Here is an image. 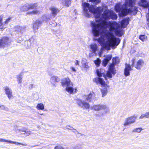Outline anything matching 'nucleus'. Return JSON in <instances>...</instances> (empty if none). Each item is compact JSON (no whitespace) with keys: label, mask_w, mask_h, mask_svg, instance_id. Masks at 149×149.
Wrapping results in <instances>:
<instances>
[{"label":"nucleus","mask_w":149,"mask_h":149,"mask_svg":"<svg viewBox=\"0 0 149 149\" xmlns=\"http://www.w3.org/2000/svg\"><path fill=\"white\" fill-rule=\"evenodd\" d=\"M111 73H112L109 70L107 73V76L109 78L112 77V74Z\"/></svg>","instance_id":"nucleus-41"},{"label":"nucleus","mask_w":149,"mask_h":149,"mask_svg":"<svg viewBox=\"0 0 149 149\" xmlns=\"http://www.w3.org/2000/svg\"><path fill=\"white\" fill-rule=\"evenodd\" d=\"M33 85L32 84H31L30 85L29 88L30 89H31L33 88Z\"/></svg>","instance_id":"nucleus-49"},{"label":"nucleus","mask_w":149,"mask_h":149,"mask_svg":"<svg viewBox=\"0 0 149 149\" xmlns=\"http://www.w3.org/2000/svg\"><path fill=\"white\" fill-rule=\"evenodd\" d=\"M113 63L115 64H117L119 63V59L118 57H115L113 58L112 59Z\"/></svg>","instance_id":"nucleus-34"},{"label":"nucleus","mask_w":149,"mask_h":149,"mask_svg":"<svg viewBox=\"0 0 149 149\" xmlns=\"http://www.w3.org/2000/svg\"><path fill=\"white\" fill-rule=\"evenodd\" d=\"M52 16L51 15H45L39 19L40 20L42 21V23L45 22H47L51 18Z\"/></svg>","instance_id":"nucleus-16"},{"label":"nucleus","mask_w":149,"mask_h":149,"mask_svg":"<svg viewBox=\"0 0 149 149\" xmlns=\"http://www.w3.org/2000/svg\"><path fill=\"white\" fill-rule=\"evenodd\" d=\"M108 61L104 59L102 62V65L104 66H106L108 63Z\"/></svg>","instance_id":"nucleus-38"},{"label":"nucleus","mask_w":149,"mask_h":149,"mask_svg":"<svg viewBox=\"0 0 149 149\" xmlns=\"http://www.w3.org/2000/svg\"><path fill=\"white\" fill-rule=\"evenodd\" d=\"M36 108L38 110H43L44 109V106L43 104L40 103L38 104Z\"/></svg>","instance_id":"nucleus-26"},{"label":"nucleus","mask_w":149,"mask_h":149,"mask_svg":"<svg viewBox=\"0 0 149 149\" xmlns=\"http://www.w3.org/2000/svg\"><path fill=\"white\" fill-rule=\"evenodd\" d=\"M75 64L76 65H79V61L77 60H76L75 63Z\"/></svg>","instance_id":"nucleus-47"},{"label":"nucleus","mask_w":149,"mask_h":149,"mask_svg":"<svg viewBox=\"0 0 149 149\" xmlns=\"http://www.w3.org/2000/svg\"><path fill=\"white\" fill-rule=\"evenodd\" d=\"M136 118L135 115H133L126 118L123 124L125 129L127 128L128 126L135 123Z\"/></svg>","instance_id":"nucleus-4"},{"label":"nucleus","mask_w":149,"mask_h":149,"mask_svg":"<svg viewBox=\"0 0 149 149\" xmlns=\"http://www.w3.org/2000/svg\"><path fill=\"white\" fill-rule=\"evenodd\" d=\"M33 40V39H31L30 41H31L32 40Z\"/></svg>","instance_id":"nucleus-52"},{"label":"nucleus","mask_w":149,"mask_h":149,"mask_svg":"<svg viewBox=\"0 0 149 149\" xmlns=\"http://www.w3.org/2000/svg\"><path fill=\"white\" fill-rule=\"evenodd\" d=\"M73 130V132L75 134H77L78 133V132L77 131V130L75 129H74V130Z\"/></svg>","instance_id":"nucleus-48"},{"label":"nucleus","mask_w":149,"mask_h":149,"mask_svg":"<svg viewBox=\"0 0 149 149\" xmlns=\"http://www.w3.org/2000/svg\"><path fill=\"white\" fill-rule=\"evenodd\" d=\"M101 91L102 94V97H105L107 93V90L106 88H104L101 89Z\"/></svg>","instance_id":"nucleus-29"},{"label":"nucleus","mask_w":149,"mask_h":149,"mask_svg":"<svg viewBox=\"0 0 149 149\" xmlns=\"http://www.w3.org/2000/svg\"><path fill=\"white\" fill-rule=\"evenodd\" d=\"M129 18H126L123 19L121 22V25L124 28L125 27L129 24Z\"/></svg>","instance_id":"nucleus-18"},{"label":"nucleus","mask_w":149,"mask_h":149,"mask_svg":"<svg viewBox=\"0 0 149 149\" xmlns=\"http://www.w3.org/2000/svg\"><path fill=\"white\" fill-rule=\"evenodd\" d=\"M111 58L112 56L111 55H109L107 56L106 57V58L105 59L109 62L110 60H111Z\"/></svg>","instance_id":"nucleus-39"},{"label":"nucleus","mask_w":149,"mask_h":149,"mask_svg":"<svg viewBox=\"0 0 149 149\" xmlns=\"http://www.w3.org/2000/svg\"><path fill=\"white\" fill-rule=\"evenodd\" d=\"M101 62V61L99 58H97V59L95 61L94 63L97 66L100 65Z\"/></svg>","instance_id":"nucleus-37"},{"label":"nucleus","mask_w":149,"mask_h":149,"mask_svg":"<svg viewBox=\"0 0 149 149\" xmlns=\"http://www.w3.org/2000/svg\"><path fill=\"white\" fill-rule=\"evenodd\" d=\"M49 9L51 11L52 16L54 17L58 13L59 11V10L58 9L54 7H50Z\"/></svg>","instance_id":"nucleus-17"},{"label":"nucleus","mask_w":149,"mask_h":149,"mask_svg":"<svg viewBox=\"0 0 149 149\" xmlns=\"http://www.w3.org/2000/svg\"><path fill=\"white\" fill-rule=\"evenodd\" d=\"M135 0H125V3L122 7L120 3L116 4L115 9L117 12H121L122 15L125 16L129 13L135 15L137 12V8L136 6H132Z\"/></svg>","instance_id":"nucleus-2"},{"label":"nucleus","mask_w":149,"mask_h":149,"mask_svg":"<svg viewBox=\"0 0 149 149\" xmlns=\"http://www.w3.org/2000/svg\"><path fill=\"white\" fill-rule=\"evenodd\" d=\"M90 1L92 2H95L97 3H99L101 1V0H89Z\"/></svg>","instance_id":"nucleus-43"},{"label":"nucleus","mask_w":149,"mask_h":149,"mask_svg":"<svg viewBox=\"0 0 149 149\" xmlns=\"http://www.w3.org/2000/svg\"><path fill=\"white\" fill-rule=\"evenodd\" d=\"M70 69L73 72H76V70L75 68L72 66L70 67Z\"/></svg>","instance_id":"nucleus-45"},{"label":"nucleus","mask_w":149,"mask_h":149,"mask_svg":"<svg viewBox=\"0 0 149 149\" xmlns=\"http://www.w3.org/2000/svg\"><path fill=\"white\" fill-rule=\"evenodd\" d=\"M42 21L40 20L39 19L36 20L33 23V28L34 31L38 29L39 27L42 24Z\"/></svg>","instance_id":"nucleus-10"},{"label":"nucleus","mask_w":149,"mask_h":149,"mask_svg":"<svg viewBox=\"0 0 149 149\" xmlns=\"http://www.w3.org/2000/svg\"><path fill=\"white\" fill-rule=\"evenodd\" d=\"M94 82H95L96 84H99L103 86H104L105 85V83L104 80L100 77H97L95 78L94 80Z\"/></svg>","instance_id":"nucleus-15"},{"label":"nucleus","mask_w":149,"mask_h":149,"mask_svg":"<svg viewBox=\"0 0 149 149\" xmlns=\"http://www.w3.org/2000/svg\"><path fill=\"white\" fill-rule=\"evenodd\" d=\"M62 128L64 130L68 129L71 130H74V128L69 125H67L65 126H63Z\"/></svg>","instance_id":"nucleus-33"},{"label":"nucleus","mask_w":149,"mask_h":149,"mask_svg":"<svg viewBox=\"0 0 149 149\" xmlns=\"http://www.w3.org/2000/svg\"><path fill=\"white\" fill-rule=\"evenodd\" d=\"M9 41L8 38L5 37L3 38L0 40V48L4 47L9 45Z\"/></svg>","instance_id":"nucleus-9"},{"label":"nucleus","mask_w":149,"mask_h":149,"mask_svg":"<svg viewBox=\"0 0 149 149\" xmlns=\"http://www.w3.org/2000/svg\"><path fill=\"white\" fill-rule=\"evenodd\" d=\"M9 140H5V139H3L1 138H0V142H6L9 143Z\"/></svg>","instance_id":"nucleus-44"},{"label":"nucleus","mask_w":149,"mask_h":149,"mask_svg":"<svg viewBox=\"0 0 149 149\" xmlns=\"http://www.w3.org/2000/svg\"><path fill=\"white\" fill-rule=\"evenodd\" d=\"M17 130L19 132H24L22 134H25L26 136H29L31 134V132L30 131H26L25 128H24L22 130L17 129Z\"/></svg>","instance_id":"nucleus-19"},{"label":"nucleus","mask_w":149,"mask_h":149,"mask_svg":"<svg viewBox=\"0 0 149 149\" xmlns=\"http://www.w3.org/2000/svg\"><path fill=\"white\" fill-rule=\"evenodd\" d=\"M3 17L2 16H0V29L2 30L5 28V24L2 22Z\"/></svg>","instance_id":"nucleus-22"},{"label":"nucleus","mask_w":149,"mask_h":149,"mask_svg":"<svg viewBox=\"0 0 149 149\" xmlns=\"http://www.w3.org/2000/svg\"><path fill=\"white\" fill-rule=\"evenodd\" d=\"M134 60H135L134 59H133L132 60V66L134 67L138 70H140L142 67L144 66L145 65L143 60L141 59L139 60L136 63L134 62Z\"/></svg>","instance_id":"nucleus-6"},{"label":"nucleus","mask_w":149,"mask_h":149,"mask_svg":"<svg viewBox=\"0 0 149 149\" xmlns=\"http://www.w3.org/2000/svg\"><path fill=\"white\" fill-rule=\"evenodd\" d=\"M103 114H104V113H100V116H103Z\"/></svg>","instance_id":"nucleus-50"},{"label":"nucleus","mask_w":149,"mask_h":149,"mask_svg":"<svg viewBox=\"0 0 149 149\" xmlns=\"http://www.w3.org/2000/svg\"><path fill=\"white\" fill-rule=\"evenodd\" d=\"M38 6L37 3L29 4V10L30 9H36Z\"/></svg>","instance_id":"nucleus-28"},{"label":"nucleus","mask_w":149,"mask_h":149,"mask_svg":"<svg viewBox=\"0 0 149 149\" xmlns=\"http://www.w3.org/2000/svg\"><path fill=\"white\" fill-rule=\"evenodd\" d=\"M143 129L141 128H136L133 130L132 132H136L138 133H140L141 131Z\"/></svg>","instance_id":"nucleus-36"},{"label":"nucleus","mask_w":149,"mask_h":149,"mask_svg":"<svg viewBox=\"0 0 149 149\" xmlns=\"http://www.w3.org/2000/svg\"><path fill=\"white\" fill-rule=\"evenodd\" d=\"M144 118H149V112H146L143 113L140 116L139 119H142Z\"/></svg>","instance_id":"nucleus-23"},{"label":"nucleus","mask_w":149,"mask_h":149,"mask_svg":"<svg viewBox=\"0 0 149 149\" xmlns=\"http://www.w3.org/2000/svg\"><path fill=\"white\" fill-rule=\"evenodd\" d=\"M9 143H11V144H15L16 145H18L20 144V145H22L23 146H27V144L26 143L23 144L21 143H19V142H17L14 141H12L9 140Z\"/></svg>","instance_id":"nucleus-32"},{"label":"nucleus","mask_w":149,"mask_h":149,"mask_svg":"<svg viewBox=\"0 0 149 149\" xmlns=\"http://www.w3.org/2000/svg\"><path fill=\"white\" fill-rule=\"evenodd\" d=\"M62 86L65 87L66 90L70 94H73L76 93L77 90L76 88H73V84L68 78L64 79L61 81Z\"/></svg>","instance_id":"nucleus-3"},{"label":"nucleus","mask_w":149,"mask_h":149,"mask_svg":"<svg viewBox=\"0 0 149 149\" xmlns=\"http://www.w3.org/2000/svg\"><path fill=\"white\" fill-rule=\"evenodd\" d=\"M29 10V4H26L24 5L20 8L21 10L22 11H27Z\"/></svg>","instance_id":"nucleus-25"},{"label":"nucleus","mask_w":149,"mask_h":149,"mask_svg":"<svg viewBox=\"0 0 149 149\" xmlns=\"http://www.w3.org/2000/svg\"><path fill=\"white\" fill-rule=\"evenodd\" d=\"M60 79L57 76H53L51 77L50 80V82L53 87H55L56 86L57 83L59 82Z\"/></svg>","instance_id":"nucleus-8"},{"label":"nucleus","mask_w":149,"mask_h":149,"mask_svg":"<svg viewBox=\"0 0 149 149\" xmlns=\"http://www.w3.org/2000/svg\"><path fill=\"white\" fill-rule=\"evenodd\" d=\"M63 4L67 7H69L71 3V0H62Z\"/></svg>","instance_id":"nucleus-21"},{"label":"nucleus","mask_w":149,"mask_h":149,"mask_svg":"<svg viewBox=\"0 0 149 149\" xmlns=\"http://www.w3.org/2000/svg\"><path fill=\"white\" fill-rule=\"evenodd\" d=\"M11 19V18L9 17L7 19H6L5 21L4 22V24H8L10 21V20Z\"/></svg>","instance_id":"nucleus-42"},{"label":"nucleus","mask_w":149,"mask_h":149,"mask_svg":"<svg viewBox=\"0 0 149 149\" xmlns=\"http://www.w3.org/2000/svg\"><path fill=\"white\" fill-rule=\"evenodd\" d=\"M81 147L79 146H76L75 147V149H81Z\"/></svg>","instance_id":"nucleus-46"},{"label":"nucleus","mask_w":149,"mask_h":149,"mask_svg":"<svg viewBox=\"0 0 149 149\" xmlns=\"http://www.w3.org/2000/svg\"><path fill=\"white\" fill-rule=\"evenodd\" d=\"M139 39L143 42L146 41L147 40V37L144 35H141L139 36Z\"/></svg>","instance_id":"nucleus-31"},{"label":"nucleus","mask_w":149,"mask_h":149,"mask_svg":"<svg viewBox=\"0 0 149 149\" xmlns=\"http://www.w3.org/2000/svg\"><path fill=\"white\" fill-rule=\"evenodd\" d=\"M40 114V115H43V113Z\"/></svg>","instance_id":"nucleus-51"},{"label":"nucleus","mask_w":149,"mask_h":149,"mask_svg":"<svg viewBox=\"0 0 149 149\" xmlns=\"http://www.w3.org/2000/svg\"><path fill=\"white\" fill-rule=\"evenodd\" d=\"M95 97V94L94 93L92 92L90 93L88 95H85L84 96V98L87 102H90L93 101Z\"/></svg>","instance_id":"nucleus-11"},{"label":"nucleus","mask_w":149,"mask_h":149,"mask_svg":"<svg viewBox=\"0 0 149 149\" xmlns=\"http://www.w3.org/2000/svg\"><path fill=\"white\" fill-rule=\"evenodd\" d=\"M6 94L7 95L8 99H10L12 97V91L11 90L8 86L4 87Z\"/></svg>","instance_id":"nucleus-13"},{"label":"nucleus","mask_w":149,"mask_h":149,"mask_svg":"<svg viewBox=\"0 0 149 149\" xmlns=\"http://www.w3.org/2000/svg\"><path fill=\"white\" fill-rule=\"evenodd\" d=\"M15 31L18 33H22L25 31L24 27H22L19 26H16L14 28Z\"/></svg>","instance_id":"nucleus-14"},{"label":"nucleus","mask_w":149,"mask_h":149,"mask_svg":"<svg viewBox=\"0 0 149 149\" xmlns=\"http://www.w3.org/2000/svg\"><path fill=\"white\" fill-rule=\"evenodd\" d=\"M39 13V11L37 10H34L31 12H29L27 13L28 14H37Z\"/></svg>","instance_id":"nucleus-35"},{"label":"nucleus","mask_w":149,"mask_h":149,"mask_svg":"<svg viewBox=\"0 0 149 149\" xmlns=\"http://www.w3.org/2000/svg\"><path fill=\"white\" fill-rule=\"evenodd\" d=\"M83 68L85 70L87 71L88 70L89 68V66L88 65V63L87 62H85L83 60L81 62Z\"/></svg>","instance_id":"nucleus-20"},{"label":"nucleus","mask_w":149,"mask_h":149,"mask_svg":"<svg viewBox=\"0 0 149 149\" xmlns=\"http://www.w3.org/2000/svg\"><path fill=\"white\" fill-rule=\"evenodd\" d=\"M77 103L79 107L84 109H87L90 107V104L88 103L81 100H78Z\"/></svg>","instance_id":"nucleus-7"},{"label":"nucleus","mask_w":149,"mask_h":149,"mask_svg":"<svg viewBox=\"0 0 149 149\" xmlns=\"http://www.w3.org/2000/svg\"><path fill=\"white\" fill-rule=\"evenodd\" d=\"M132 70L130 65L126 64L125 67L124 71V74L125 76L130 75V72Z\"/></svg>","instance_id":"nucleus-12"},{"label":"nucleus","mask_w":149,"mask_h":149,"mask_svg":"<svg viewBox=\"0 0 149 149\" xmlns=\"http://www.w3.org/2000/svg\"><path fill=\"white\" fill-rule=\"evenodd\" d=\"M96 72L97 76L99 77H102V75L104 76L105 75V74L104 73L102 70L101 69L97 70L96 71Z\"/></svg>","instance_id":"nucleus-27"},{"label":"nucleus","mask_w":149,"mask_h":149,"mask_svg":"<svg viewBox=\"0 0 149 149\" xmlns=\"http://www.w3.org/2000/svg\"><path fill=\"white\" fill-rule=\"evenodd\" d=\"M114 63L111 64L109 66V70L112 73L114 74L116 73V71L114 70Z\"/></svg>","instance_id":"nucleus-24"},{"label":"nucleus","mask_w":149,"mask_h":149,"mask_svg":"<svg viewBox=\"0 0 149 149\" xmlns=\"http://www.w3.org/2000/svg\"><path fill=\"white\" fill-rule=\"evenodd\" d=\"M82 6L84 13L86 17H89L91 13H94L96 22H92L91 23L93 34L95 36H98L101 34L100 37L97 41L102 47L100 49L98 45L95 43L91 44L89 46L91 52L89 54V56L91 58L96 56L97 52L98 56L101 57L103 49L109 50L110 47L114 49L120 42V40L114 36L113 31L115 30L117 36L120 37L123 35V30L116 22H109L108 23L106 21L110 19L113 20L117 19V15L113 11L106 10L101 17L103 7L95 8L93 5L90 6V4L86 3H83Z\"/></svg>","instance_id":"nucleus-1"},{"label":"nucleus","mask_w":149,"mask_h":149,"mask_svg":"<svg viewBox=\"0 0 149 149\" xmlns=\"http://www.w3.org/2000/svg\"><path fill=\"white\" fill-rule=\"evenodd\" d=\"M54 26L55 25H54Z\"/></svg>","instance_id":"nucleus-54"},{"label":"nucleus","mask_w":149,"mask_h":149,"mask_svg":"<svg viewBox=\"0 0 149 149\" xmlns=\"http://www.w3.org/2000/svg\"><path fill=\"white\" fill-rule=\"evenodd\" d=\"M54 149H68V148H63L62 146H61L59 145L57 146H56L55 148Z\"/></svg>","instance_id":"nucleus-40"},{"label":"nucleus","mask_w":149,"mask_h":149,"mask_svg":"<svg viewBox=\"0 0 149 149\" xmlns=\"http://www.w3.org/2000/svg\"><path fill=\"white\" fill-rule=\"evenodd\" d=\"M1 107V106L0 105V107Z\"/></svg>","instance_id":"nucleus-53"},{"label":"nucleus","mask_w":149,"mask_h":149,"mask_svg":"<svg viewBox=\"0 0 149 149\" xmlns=\"http://www.w3.org/2000/svg\"><path fill=\"white\" fill-rule=\"evenodd\" d=\"M17 81L19 84L21 83L22 82V76L21 74H20L16 76Z\"/></svg>","instance_id":"nucleus-30"},{"label":"nucleus","mask_w":149,"mask_h":149,"mask_svg":"<svg viewBox=\"0 0 149 149\" xmlns=\"http://www.w3.org/2000/svg\"><path fill=\"white\" fill-rule=\"evenodd\" d=\"M91 109L95 111H99L100 110H103L104 113H107L109 111L108 107L104 104H97L93 105L91 107Z\"/></svg>","instance_id":"nucleus-5"}]
</instances>
